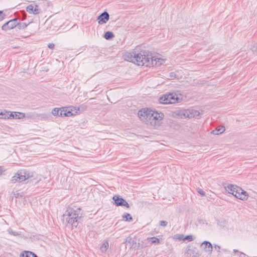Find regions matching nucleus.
Listing matches in <instances>:
<instances>
[{"label":"nucleus","instance_id":"15","mask_svg":"<svg viewBox=\"0 0 257 257\" xmlns=\"http://www.w3.org/2000/svg\"><path fill=\"white\" fill-rule=\"evenodd\" d=\"M200 113H197L195 115L194 113H173V116L178 118H191L194 117L199 116Z\"/></svg>","mask_w":257,"mask_h":257},{"label":"nucleus","instance_id":"38","mask_svg":"<svg viewBox=\"0 0 257 257\" xmlns=\"http://www.w3.org/2000/svg\"><path fill=\"white\" fill-rule=\"evenodd\" d=\"M176 76V75L174 72H170L169 73V77L171 79H173V78H175Z\"/></svg>","mask_w":257,"mask_h":257},{"label":"nucleus","instance_id":"22","mask_svg":"<svg viewBox=\"0 0 257 257\" xmlns=\"http://www.w3.org/2000/svg\"><path fill=\"white\" fill-rule=\"evenodd\" d=\"M147 240L150 242L151 244H158L160 243V239L156 237H148Z\"/></svg>","mask_w":257,"mask_h":257},{"label":"nucleus","instance_id":"44","mask_svg":"<svg viewBox=\"0 0 257 257\" xmlns=\"http://www.w3.org/2000/svg\"><path fill=\"white\" fill-rule=\"evenodd\" d=\"M189 112H195V113H197V112H199V111L198 110H194V111H193V110H191V111H189Z\"/></svg>","mask_w":257,"mask_h":257},{"label":"nucleus","instance_id":"42","mask_svg":"<svg viewBox=\"0 0 257 257\" xmlns=\"http://www.w3.org/2000/svg\"><path fill=\"white\" fill-rule=\"evenodd\" d=\"M220 247H220V246H219V245H215V248H217V249H218V250H217V252H220L219 249H220Z\"/></svg>","mask_w":257,"mask_h":257},{"label":"nucleus","instance_id":"32","mask_svg":"<svg viewBox=\"0 0 257 257\" xmlns=\"http://www.w3.org/2000/svg\"><path fill=\"white\" fill-rule=\"evenodd\" d=\"M194 237L192 235H188L184 236V240H187L188 241H191L194 239Z\"/></svg>","mask_w":257,"mask_h":257},{"label":"nucleus","instance_id":"1","mask_svg":"<svg viewBox=\"0 0 257 257\" xmlns=\"http://www.w3.org/2000/svg\"><path fill=\"white\" fill-rule=\"evenodd\" d=\"M124 57L125 60L127 61L136 63L139 66L149 65L152 61L149 60V58L147 57V55L144 54V51H142L140 53L136 52H126L124 54Z\"/></svg>","mask_w":257,"mask_h":257},{"label":"nucleus","instance_id":"8","mask_svg":"<svg viewBox=\"0 0 257 257\" xmlns=\"http://www.w3.org/2000/svg\"><path fill=\"white\" fill-rule=\"evenodd\" d=\"M30 113H0L1 119H21L24 118H29Z\"/></svg>","mask_w":257,"mask_h":257},{"label":"nucleus","instance_id":"14","mask_svg":"<svg viewBox=\"0 0 257 257\" xmlns=\"http://www.w3.org/2000/svg\"><path fill=\"white\" fill-rule=\"evenodd\" d=\"M200 247L203 248L204 251L211 253L212 251V245L210 242L208 241H204L201 243Z\"/></svg>","mask_w":257,"mask_h":257},{"label":"nucleus","instance_id":"3","mask_svg":"<svg viewBox=\"0 0 257 257\" xmlns=\"http://www.w3.org/2000/svg\"><path fill=\"white\" fill-rule=\"evenodd\" d=\"M34 177V173L25 169L19 170L11 179L13 183L22 182Z\"/></svg>","mask_w":257,"mask_h":257},{"label":"nucleus","instance_id":"9","mask_svg":"<svg viewBox=\"0 0 257 257\" xmlns=\"http://www.w3.org/2000/svg\"><path fill=\"white\" fill-rule=\"evenodd\" d=\"M18 25V20L16 18L10 20V21L4 24L2 27V29L5 31L10 30L17 27Z\"/></svg>","mask_w":257,"mask_h":257},{"label":"nucleus","instance_id":"39","mask_svg":"<svg viewBox=\"0 0 257 257\" xmlns=\"http://www.w3.org/2000/svg\"><path fill=\"white\" fill-rule=\"evenodd\" d=\"M6 171V169L3 167L0 166V176L3 174V172Z\"/></svg>","mask_w":257,"mask_h":257},{"label":"nucleus","instance_id":"40","mask_svg":"<svg viewBox=\"0 0 257 257\" xmlns=\"http://www.w3.org/2000/svg\"><path fill=\"white\" fill-rule=\"evenodd\" d=\"M55 47V45L53 43H49L48 45V47L51 49H53Z\"/></svg>","mask_w":257,"mask_h":257},{"label":"nucleus","instance_id":"11","mask_svg":"<svg viewBox=\"0 0 257 257\" xmlns=\"http://www.w3.org/2000/svg\"><path fill=\"white\" fill-rule=\"evenodd\" d=\"M234 196L240 200H245L247 199L248 194L247 193L243 190L242 188L238 187L235 191V193Z\"/></svg>","mask_w":257,"mask_h":257},{"label":"nucleus","instance_id":"36","mask_svg":"<svg viewBox=\"0 0 257 257\" xmlns=\"http://www.w3.org/2000/svg\"><path fill=\"white\" fill-rule=\"evenodd\" d=\"M168 222L166 221L161 220L160 221V225L165 227L167 225Z\"/></svg>","mask_w":257,"mask_h":257},{"label":"nucleus","instance_id":"13","mask_svg":"<svg viewBox=\"0 0 257 257\" xmlns=\"http://www.w3.org/2000/svg\"><path fill=\"white\" fill-rule=\"evenodd\" d=\"M63 220H65L68 224L70 225L72 227H76L78 225L79 221L70 217L69 216H65V213L63 215Z\"/></svg>","mask_w":257,"mask_h":257},{"label":"nucleus","instance_id":"33","mask_svg":"<svg viewBox=\"0 0 257 257\" xmlns=\"http://www.w3.org/2000/svg\"><path fill=\"white\" fill-rule=\"evenodd\" d=\"M175 236L176 237L177 239H178L180 240H184V235L182 234H177Z\"/></svg>","mask_w":257,"mask_h":257},{"label":"nucleus","instance_id":"10","mask_svg":"<svg viewBox=\"0 0 257 257\" xmlns=\"http://www.w3.org/2000/svg\"><path fill=\"white\" fill-rule=\"evenodd\" d=\"M112 199L114 201L115 205L117 206H125L127 208H129L130 207L128 203L125 199L121 197H120L118 195H114Z\"/></svg>","mask_w":257,"mask_h":257},{"label":"nucleus","instance_id":"43","mask_svg":"<svg viewBox=\"0 0 257 257\" xmlns=\"http://www.w3.org/2000/svg\"><path fill=\"white\" fill-rule=\"evenodd\" d=\"M222 251H224V252H228L229 251V250L226 248L222 249Z\"/></svg>","mask_w":257,"mask_h":257},{"label":"nucleus","instance_id":"17","mask_svg":"<svg viewBox=\"0 0 257 257\" xmlns=\"http://www.w3.org/2000/svg\"><path fill=\"white\" fill-rule=\"evenodd\" d=\"M185 254L187 256L192 255V257H199L200 255L199 253L196 251V247H187L185 251Z\"/></svg>","mask_w":257,"mask_h":257},{"label":"nucleus","instance_id":"12","mask_svg":"<svg viewBox=\"0 0 257 257\" xmlns=\"http://www.w3.org/2000/svg\"><path fill=\"white\" fill-rule=\"evenodd\" d=\"M109 19V15L106 11L102 13L99 16H98L97 19L98 23L100 25L106 23Z\"/></svg>","mask_w":257,"mask_h":257},{"label":"nucleus","instance_id":"6","mask_svg":"<svg viewBox=\"0 0 257 257\" xmlns=\"http://www.w3.org/2000/svg\"><path fill=\"white\" fill-rule=\"evenodd\" d=\"M65 216H69L70 217L76 219L78 221L82 217L81 209L80 208H78L76 210L72 208H69L65 211Z\"/></svg>","mask_w":257,"mask_h":257},{"label":"nucleus","instance_id":"19","mask_svg":"<svg viewBox=\"0 0 257 257\" xmlns=\"http://www.w3.org/2000/svg\"><path fill=\"white\" fill-rule=\"evenodd\" d=\"M225 131V128L224 126H219L216 128L215 130L211 132V134L215 135H218L221 134Z\"/></svg>","mask_w":257,"mask_h":257},{"label":"nucleus","instance_id":"35","mask_svg":"<svg viewBox=\"0 0 257 257\" xmlns=\"http://www.w3.org/2000/svg\"><path fill=\"white\" fill-rule=\"evenodd\" d=\"M6 17V15L4 13L3 11H0V22L3 21Z\"/></svg>","mask_w":257,"mask_h":257},{"label":"nucleus","instance_id":"18","mask_svg":"<svg viewBox=\"0 0 257 257\" xmlns=\"http://www.w3.org/2000/svg\"><path fill=\"white\" fill-rule=\"evenodd\" d=\"M238 187L236 185L230 184L225 187V189L229 193L231 194L234 196V194L235 193V191H236V189Z\"/></svg>","mask_w":257,"mask_h":257},{"label":"nucleus","instance_id":"4","mask_svg":"<svg viewBox=\"0 0 257 257\" xmlns=\"http://www.w3.org/2000/svg\"><path fill=\"white\" fill-rule=\"evenodd\" d=\"M160 103L168 104H174L180 102V98L176 93L165 94L159 98Z\"/></svg>","mask_w":257,"mask_h":257},{"label":"nucleus","instance_id":"5","mask_svg":"<svg viewBox=\"0 0 257 257\" xmlns=\"http://www.w3.org/2000/svg\"><path fill=\"white\" fill-rule=\"evenodd\" d=\"M144 54L147 55V57L149 58V60L152 62H150L149 65H145L146 67H151V66H159L162 64H163L165 62V59H162L160 58H157L155 57H153L152 56L151 54H150L149 51H144Z\"/></svg>","mask_w":257,"mask_h":257},{"label":"nucleus","instance_id":"31","mask_svg":"<svg viewBox=\"0 0 257 257\" xmlns=\"http://www.w3.org/2000/svg\"><path fill=\"white\" fill-rule=\"evenodd\" d=\"M30 5H32L34 6V8L37 10V12H38V13L40 14L42 11H41V9H40V6L39 5H37L35 3H33V4H30Z\"/></svg>","mask_w":257,"mask_h":257},{"label":"nucleus","instance_id":"25","mask_svg":"<svg viewBox=\"0 0 257 257\" xmlns=\"http://www.w3.org/2000/svg\"><path fill=\"white\" fill-rule=\"evenodd\" d=\"M138 112H143V113H145V112H158V111L155 109L153 110L151 109L150 108H149L148 107H145V108H143L140 109Z\"/></svg>","mask_w":257,"mask_h":257},{"label":"nucleus","instance_id":"30","mask_svg":"<svg viewBox=\"0 0 257 257\" xmlns=\"http://www.w3.org/2000/svg\"><path fill=\"white\" fill-rule=\"evenodd\" d=\"M8 232H9V234H12V235H13L14 236H18V235H19L20 234L19 232H16V231H14L11 228H9L8 229Z\"/></svg>","mask_w":257,"mask_h":257},{"label":"nucleus","instance_id":"41","mask_svg":"<svg viewBox=\"0 0 257 257\" xmlns=\"http://www.w3.org/2000/svg\"><path fill=\"white\" fill-rule=\"evenodd\" d=\"M220 247H220V246H219V245H215V248H217V249H218V250H217V252H220L219 249H220Z\"/></svg>","mask_w":257,"mask_h":257},{"label":"nucleus","instance_id":"2","mask_svg":"<svg viewBox=\"0 0 257 257\" xmlns=\"http://www.w3.org/2000/svg\"><path fill=\"white\" fill-rule=\"evenodd\" d=\"M140 119L148 125L158 126L164 117V113H137Z\"/></svg>","mask_w":257,"mask_h":257},{"label":"nucleus","instance_id":"29","mask_svg":"<svg viewBox=\"0 0 257 257\" xmlns=\"http://www.w3.org/2000/svg\"><path fill=\"white\" fill-rule=\"evenodd\" d=\"M28 25L26 23H18L17 27L19 29H24L27 27Z\"/></svg>","mask_w":257,"mask_h":257},{"label":"nucleus","instance_id":"45","mask_svg":"<svg viewBox=\"0 0 257 257\" xmlns=\"http://www.w3.org/2000/svg\"><path fill=\"white\" fill-rule=\"evenodd\" d=\"M36 257H38V256L36 255Z\"/></svg>","mask_w":257,"mask_h":257},{"label":"nucleus","instance_id":"27","mask_svg":"<svg viewBox=\"0 0 257 257\" xmlns=\"http://www.w3.org/2000/svg\"><path fill=\"white\" fill-rule=\"evenodd\" d=\"M109 246L108 242H104L102 245L100 247V250L101 252H106V250L108 249Z\"/></svg>","mask_w":257,"mask_h":257},{"label":"nucleus","instance_id":"28","mask_svg":"<svg viewBox=\"0 0 257 257\" xmlns=\"http://www.w3.org/2000/svg\"><path fill=\"white\" fill-rule=\"evenodd\" d=\"M233 252L235 254L236 253H238L237 254L238 257H245L246 255L243 253V252L240 251L237 249H233Z\"/></svg>","mask_w":257,"mask_h":257},{"label":"nucleus","instance_id":"24","mask_svg":"<svg viewBox=\"0 0 257 257\" xmlns=\"http://www.w3.org/2000/svg\"><path fill=\"white\" fill-rule=\"evenodd\" d=\"M54 116L63 117H69L75 115L77 113H52Z\"/></svg>","mask_w":257,"mask_h":257},{"label":"nucleus","instance_id":"7","mask_svg":"<svg viewBox=\"0 0 257 257\" xmlns=\"http://www.w3.org/2000/svg\"><path fill=\"white\" fill-rule=\"evenodd\" d=\"M80 107H76L74 106H68L62 107H55L51 110V112H77L78 111H80Z\"/></svg>","mask_w":257,"mask_h":257},{"label":"nucleus","instance_id":"37","mask_svg":"<svg viewBox=\"0 0 257 257\" xmlns=\"http://www.w3.org/2000/svg\"><path fill=\"white\" fill-rule=\"evenodd\" d=\"M0 112H9V113H10V112H20L19 111H10V110H8L4 109V110H0Z\"/></svg>","mask_w":257,"mask_h":257},{"label":"nucleus","instance_id":"34","mask_svg":"<svg viewBox=\"0 0 257 257\" xmlns=\"http://www.w3.org/2000/svg\"><path fill=\"white\" fill-rule=\"evenodd\" d=\"M197 192L200 194L202 196H204L205 195V192L202 190L201 189L198 188L197 189Z\"/></svg>","mask_w":257,"mask_h":257},{"label":"nucleus","instance_id":"21","mask_svg":"<svg viewBox=\"0 0 257 257\" xmlns=\"http://www.w3.org/2000/svg\"><path fill=\"white\" fill-rule=\"evenodd\" d=\"M20 257H36V254L31 251H25L21 254Z\"/></svg>","mask_w":257,"mask_h":257},{"label":"nucleus","instance_id":"20","mask_svg":"<svg viewBox=\"0 0 257 257\" xmlns=\"http://www.w3.org/2000/svg\"><path fill=\"white\" fill-rule=\"evenodd\" d=\"M26 11L27 12H28L30 14H34V15L39 14L38 13V12H37V10L34 8V6L32 5H28L26 7Z\"/></svg>","mask_w":257,"mask_h":257},{"label":"nucleus","instance_id":"23","mask_svg":"<svg viewBox=\"0 0 257 257\" xmlns=\"http://www.w3.org/2000/svg\"><path fill=\"white\" fill-rule=\"evenodd\" d=\"M113 33L111 31H107L104 34V38L106 40H110L114 37Z\"/></svg>","mask_w":257,"mask_h":257},{"label":"nucleus","instance_id":"26","mask_svg":"<svg viewBox=\"0 0 257 257\" xmlns=\"http://www.w3.org/2000/svg\"><path fill=\"white\" fill-rule=\"evenodd\" d=\"M122 218L124 220L127 222H132L133 220V217L129 213H126L122 215Z\"/></svg>","mask_w":257,"mask_h":257},{"label":"nucleus","instance_id":"16","mask_svg":"<svg viewBox=\"0 0 257 257\" xmlns=\"http://www.w3.org/2000/svg\"><path fill=\"white\" fill-rule=\"evenodd\" d=\"M125 242L127 244H129L130 246V247H132L135 249L139 248V243H138L137 244L136 241L135 240H134L133 239V238L130 236H128L126 238Z\"/></svg>","mask_w":257,"mask_h":257}]
</instances>
